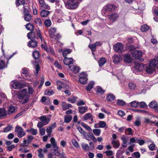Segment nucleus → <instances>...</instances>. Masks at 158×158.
Listing matches in <instances>:
<instances>
[{
    "label": "nucleus",
    "instance_id": "nucleus-17",
    "mask_svg": "<svg viewBox=\"0 0 158 158\" xmlns=\"http://www.w3.org/2000/svg\"><path fill=\"white\" fill-rule=\"evenodd\" d=\"M73 59L72 58H68L67 57H65L64 59V63L66 65H69V66L73 63Z\"/></svg>",
    "mask_w": 158,
    "mask_h": 158
},
{
    "label": "nucleus",
    "instance_id": "nucleus-12",
    "mask_svg": "<svg viewBox=\"0 0 158 158\" xmlns=\"http://www.w3.org/2000/svg\"><path fill=\"white\" fill-rule=\"evenodd\" d=\"M15 108L12 105L10 106L6 112L7 114L11 115L15 113Z\"/></svg>",
    "mask_w": 158,
    "mask_h": 158
},
{
    "label": "nucleus",
    "instance_id": "nucleus-64",
    "mask_svg": "<svg viewBox=\"0 0 158 158\" xmlns=\"http://www.w3.org/2000/svg\"><path fill=\"white\" fill-rule=\"evenodd\" d=\"M72 143L73 145L76 148H79V145L76 140L75 139H73L72 140Z\"/></svg>",
    "mask_w": 158,
    "mask_h": 158
},
{
    "label": "nucleus",
    "instance_id": "nucleus-49",
    "mask_svg": "<svg viewBox=\"0 0 158 158\" xmlns=\"http://www.w3.org/2000/svg\"><path fill=\"white\" fill-rule=\"evenodd\" d=\"M77 98L76 97H73L70 98L68 99L67 101L72 103H74Z\"/></svg>",
    "mask_w": 158,
    "mask_h": 158
},
{
    "label": "nucleus",
    "instance_id": "nucleus-5",
    "mask_svg": "<svg viewBox=\"0 0 158 158\" xmlns=\"http://www.w3.org/2000/svg\"><path fill=\"white\" fill-rule=\"evenodd\" d=\"M15 132L17 133L18 137L19 138L22 137L26 134V133L23 131V129L19 126L16 127Z\"/></svg>",
    "mask_w": 158,
    "mask_h": 158
},
{
    "label": "nucleus",
    "instance_id": "nucleus-8",
    "mask_svg": "<svg viewBox=\"0 0 158 158\" xmlns=\"http://www.w3.org/2000/svg\"><path fill=\"white\" fill-rule=\"evenodd\" d=\"M38 2L40 5L39 7L41 9H50V6L45 2L44 0H38Z\"/></svg>",
    "mask_w": 158,
    "mask_h": 158
},
{
    "label": "nucleus",
    "instance_id": "nucleus-26",
    "mask_svg": "<svg viewBox=\"0 0 158 158\" xmlns=\"http://www.w3.org/2000/svg\"><path fill=\"white\" fill-rule=\"evenodd\" d=\"M111 143L113 145L114 148H118L120 145V143L118 140H113L112 141Z\"/></svg>",
    "mask_w": 158,
    "mask_h": 158
},
{
    "label": "nucleus",
    "instance_id": "nucleus-22",
    "mask_svg": "<svg viewBox=\"0 0 158 158\" xmlns=\"http://www.w3.org/2000/svg\"><path fill=\"white\" fill-rule=\"evenodd\" d=\"M106 60L104 57L101 58L98 60L99 65L100 67L102 66L106 62Z\"/></svg>",
    "mask_w": 158,
    "mask_h": 158
},
{
    "label": "nucleus",
    "instance_id": "nucleus-28",
    "mask_svg": "<svg viewBox=\"0 0 158 158\" xmlns=\"http://www.w3.org/2000/svg\"><path fill=\"white\" fill-rule=\"evenodd\" d=\"M7 115L6 112L4 108H0V118Z\"/></svg>",
    "mask_w": 158,
    "mask_h": 158
},
{
    "label": "nucleus",
    "instance_id": "nucleus-19",
    "mask_svg": "<svg viewBox=\"0 0 158 158\" xmlns=\"http://www.w3.org/2000/svg\"><path fill=\"white\" fill-rule=\"evenodd\" d=\"M62 106L63 110H65L70 108H72V106L70 104H67L65 102H63L62 103Z\"/></svg>",
    "mask_w": 158,
    "mask_h": 158
},
{
    "label": "nucleus",
    "instance_id": "nucleus-40",
    "mask_svg": "<svg viewBox=\"0 0 158 158\" xmlns=\"http://www.w3.org/2000/svg\"><path fill=\"white\" fill-rule=\"evenodd\" d=\"M35 23L40 26H42L43 25L41 19L40 18H37L35 19Z\"/></svg>",
    "mask_w": 158,
    "mask_h": 158
},
{
    "label": "nucleus",
    "instance_id": "nucleus-59",
    "mask_svg": "<svg viewBox=\"0 0 158 158\" xmlns=\"http://www.w3.org/2000/svg\"><path fill=\"white\" fill-rule=\"evenodd\" d=\"M89 47L91 49V50L93 52H95L96 50V46L94 44H89Z\"/></svg>",
    "mask_w": 158,
    "mask_h": 158
},
{
    "label": "nucleus",
    "instance_id": "nucleus-58",
    "mask_svg": "<svg viewBox=\"0 0 158 158\" xmlns=\"http://www.w3.org/2000/svg\"><path fill=\"white\" fill-rule=\"evenodd\" d=\"M1 99L2 101H6L7 97L5 94L3 93H1L0 94Z\"/></svg>",
    "mask_w": 158,
    "mask_h": 158
},
{
    "label": "nucleus",
    "instance_id": "nucleus-36",
    "mask_svg": "<svg viewBox=\"0 0 158 158\" xmlns=\"http://www.w3.org/2000/svg\"><path fill=\"white\" fill-rule=\"evenodd\" d=\"M44 23L46 27H50L52 24L51 21L49 19L45 20L44 22Z\"/></svg>",
    "mask_w": 158,
    "mask_h": 158
},
{
    "label": "nucleus",
    "instance_id": "nucleus-62",
    "mask_svg": "<svg viewBox=\"0 0 158 158\" xmlns=\"http://www.w3.org/2000/svg\"><path fill=\"white\" fill-rule=\"evenodd\" d=\"M121 139L123 141V144H126L127 143V139L125 135H122Z\"/></svg>",
    "mask_w": 158,
    "mask_h": 158
},
{
    "label": "nucleus",
    "instance_id": "nucleus-54",
    "mask_svg": "<svg viewBox=\"0 0 158 158\" xmlns=\"http://www.w3.org/2000/svg\"><path fill=\"white\" fill-rule=\"evenodd\" d=\"M117 104L119 106H124L125 105V102L121 100H117Z\"/></svg>",
    "mask_w": 158,
    "mask_h": 158
},
{
    "label": "nucleus",
    "instance_id": "nucleus-57",
    "mask_svg": "<svg viewBox=\"0 0 158 158\" xmlns=\"http://www.w3.org/2000/svg\"><path fill=\"white\" fill-rule=\"evenodd\" d=\"M155 144L154 143L150 144L149 146H148V148L151 151H153L155 149Z\"/></svg>",
    "mask_w": 158,
    "mask_h": 158
},
{
    "label": "nucleus",
    "instance_id": "nucleus-37",
    "mask_svg": "<svg viewBox=\"0 0 158 158\" xmlns=\"http://www.w3.org/2000/svg\"><path fill=\"white\" fill-rule=\"evenodd\" d=\"M24 18L25 20L27 21H30L31 19V16L29 13H27L24 15Z\"/></svg>",
    "mask_w": 158,
    "mask_h": 158
},
{
    "label": "nucleus",
    "instance_id": "nucleus-33",
    "mask_svg": "<svg viewBox=\"0 0 158 158\" xmlns=\"http://www.w3.org/2000/svg\"><path fill=\"white\" fill-rule=\"evenodd\" d=\"M27 132L30 133L33 135H36L38 133L37 130L33 128H31L29 130H27Z\"/></svg>",
    "mask_w": 158,
    "mask_h": 158
},
{
    "label": "nucleus",
    "instance_id": "nucleus-52",
    "mask_svg": "<svg viewBox=\"0 0 158 158\" xmlns=\"http://www.w3.org/2000/svg\"><path fill=\"white\" fill-rule=\"evenodd\" d=\"M81 125L83 127L85 128L86 130L89 131H92L91 128L87 125L85 123H81Z\"/></svg>",
    "mask_w": 158,
    "mask_h": 158
},
{
    "label": "nucleus",
    "instance_id": "nucleus-25",
    "mask_svg": "<svg viewBox=\"0 0 158 158\" xmlns=\"http://www.w3.org/2000/svg\"><path fill=\"white\" fill-rule=\"evenodd\" d=\"M132 59L130 56L129 55H125L124 56V61L127 63H130L131 62Z\"/></svg>",
    "mask_w": 158,
    "mask_h": 158
},
{
    "label": "nucleus",
    "instance_id": "nucleus-27",
    "mask_svg": "<svg viewBox=\"0 0 158 158\" xmlns=\"http://www.w3.org/2000/svg\"><path fill=\"white\" fill-rule=\"evenodd\" d=\"M25 3V1L24 0H16L15 1V4L17 7H19L21 5H24Z\"/></svg>",
    "mask_w": 158,
    "mask_h": 158
},
{
    "label": "nucleus",
    "instance_id": "nucleus-21",
    "mask_svg": "<svg viewBox=\"0 0 158 158\" xmlns=\"http://www.w3.org/2000/svg\"><path fill=\"white\" fill-rule=\"evenodd\" d=\"M56 29L53 27L51 28L48 30V32L51 38H53L54 34L56 32Z\"/></svg>",
    "mask_w": 158,
    "mask_h": 158
},
{
    "label": "nucleus",
    "instance_id": "nucleus-38",
    "mask_svg": "<svg viewBox=\"0 0 158 158\" xmlns=\"http://www.w3.org/2000/svg\"><path fill=\"white\" fill-rule=\"evenodd\" d=\"M72 50L70 49H67L64 50L62 53L63 56L65 57L67 56V55L71 52Z\"/></svg>",
    "mask_w": 158,
    "mask_h": 158
},
{
    "label": "nucleus",
    "instance_id": "nucleus-20",
    "mask_svg": "<svg viewBox=\"0 0 158 158\" xmlns=\"http://www.w3.org/2000/svg\"><path fill=\"white\" fill-rule=\"evenodd\" d=\"M116 6L112 4H109L106 6L105 9L109 11H113L115 10Z\"/></svg>",
    "mask_w": 158,
    "mask_h": 158
},
{
    "label": "nucleus",
    "instance_id": "nucleus-35",
    "mask_svg": "<svg viewBox=\"0 0 158 158\" xmlns=\"http://www.w3.org/2000/svg\"><path fill=\"white\" fill-rule=\"evenodd\" d=\"M72 118L71 115H65L64 117V122L66 123H69L70 122Z\"/></svg>",
    "mask_w": 158,
    "mask_h": 158
},
{
    "label": "nucleus",
    "instance_id": "nucleus-31",
    "mask_svg": "<svg viewBox=\"0 0 158 158\" xmlns=\"http://www.w3.org/2000/svg\"><path fill=\"white\" fill-rule=\"evenodd\" d=\"M29 70L27 68H23L22 69L21 73L25 77H27L29 75Z\"/></svg>",
    "mask_w": 158,
    "mask_h": 158
},
{
    "label": "nucleus",
    "instance_id": "nucleus-56",
    "mask_svg": "<svg viewBox=\"0 0 158 158\" xmlns=\"http://www.w3.org/2000/svg\"><path fill=\"white\" fill-rule=\"evenodd\" d=\"M37 37H39L41 41H42L43 37L42 36V33L40 30L38 29L37 31Z\"/></svg>",
    "mask_w": 158,
    "mask_h": 158
},
{
    "label": "nucleus",
    "instance_id": "nucleus-29",
    "mask_svg": "<svg viewBox=\"0 0 158 158\" xmlns=\"http://www.w3.org/2000/svg\"><path fill=\"white\" fill-rule=\"evenodd\" d=\"M81 147L85 151H91L87 144L83 143L81 144Z\"/></svg>",
    "mask_w": 158,
    "mask_h": 158
},
{
    "label": "nucleus",
    "instance_id": "nucleus-60",
    "mask_svg": "<svg viewBox=\"0 0 158 158\" xmlns=\"http://www.w3.org/2000/svg\"><path fill=\"white\" fill-rule=\"evenodd\" d=\"M136 143H138L140 145H142L144 144L145 143V141L143 140H140L139 139H136Z\"/></svg>",
    "mask_w": 158,
    "mask_h": 158
},
{
    "label": "nucleus",
    "instance_id": "nucleus-63",
    "mask_svg": "<svg viewBox=\"0 0 158 158\" xmlns=\"http://www.w3.org/2000/svg\"><path fill=\"white\" fill-rule=\"evenodd\" d=\"M12 127L11 125H9L5 128L3 131L4 132H7L11 131L12 128Z\"/></svg>",
    "mask_w": 158,
    "mask_h": 158
},
{
    "label": "nucleus",
    "instance_id": "nucleus-41",
    "mask_svg": "<svg viewBox=\"0 0 158 158\" xmlns=\"http://www.w3.org/2000/svg\"><path fill=\"white\" fill-rule=\"evenodd\" d=\"M54 93V91L52 89H47L44 92L45 95L51 96Z\"/></svg>",
    "mask_w": 158,
    "mask_h": 158
},
{
    "label": "nucleus",
    "instance_id": "nucleus-47",
    "mask_svg": "<svg viewBox=\"0 0 158 158\" xmlns=\"http://www.w3.org/2000/svg\"><path fill=\"white\" fill-rule=\"evenodd\" d=\"M28 141L26 139L23 140V143H22L20 144V146L21 147H27L28 146L29 143Z\"/></svg>",
    "mask_w": 158,
    "mask_h": 158
},
{
    "label": "nucleus",
    "instance_id": "nucleus-45",
    "mask_svg": "<svg viewBox=\"0 0 158 158\" xmlns=\"http://www.w3.org/2000/svg\"><path fill=\"white\" fill-rule=\"evenodd\" d=\"M26 27L27 30L29 31H32L34 29V26L33 25L30 23L27 24L26 25Z\"/></svg>",
    "mask_w": 158,
    "mask_h": 158
},
{
    "label": "nucleus",
    "instance_id": "nucleus-55",
    "mask_svg": "<svg viewBox=\"0 0 158 158\" xmlns=\"http://www.w3.org/2000/svg\"><path fill=\"white\" fill-rule=\"evenodd\" d=\"M15 146L14 144L11 145L10 146L6 147V150L10 152L12 151L15 148Z\"/></svg>",
    "mask_w": 158,
    "mask_h": 158
},
{
    "label": "nucleus",
    "instance_id": "nucleus-30",
    "mask_svg": "<svg viewBox=\"0 0 158 158\" xmlns=\"http://www.w3.org/2000/svg\"><path fill=\"white\" fill-rule=\"evenodd\" d=\"M115 98V96L114 94H108L106 97L107 101H112L114 100Z\"/></svg>",
    "mask_w": 158,
    "mask_h": 158
},
{
    "label": "nucleus",
    "instance_id": "nucleus-14",
    "mask_svg": "<svg viewBox=\"0 0 158 158\" xmlns=\"http://www.w3.org/2000/svg\"><path fill=\"white\" fill-rule=\"evenodd\" d=\"M24 85L19 82H15L12 84V87L15 89H20L24 86Z\"/></svg>",
    "mask_w": 158,
    "mask_h": 158
},
{
    "label": "nucleus",
    "instance_id": "nucleus-3",
    "mask_svg": "<svg viewBox=\"0 0 158 158\" xmlns=\"http://www.w3.org/2000/svg\"><path fill=\"white\" fill-rule=\"evenodd\" d=\"M50 142L51 143V146L53 148V151L54 155L57 156H59L60 155L61 153L59 151V147L57 145V143L55 139L53 137H52L50 139Z\"/></svg>",
    "mask_w": 158,
    "mask_h": 158
},
{
    "label": "nucleus",
    "instance_id": "nucleus-61",
    "mask_svg": "<svg viewBox=\"0 0 158 158\" xmlns=\"http://www.w3.org/2000/svg\"><path fill=\"white\" fill-rule=\"evenodd\" d=\"M129 87L131 89H134L136 87L135 85L133 83L130 82L128 84Z\"/></svg>",
    "mask_w": 158,
    "mask_h": 158
},
{
    "label": "nucleus",
    "instance_id": "nucleus-10",
    "mask_svg": "<svg viewBox=\"0 0 158 158\" xmlns=\"http://www.w3.org/2000/svg\"><path fill=\"white\" fill-rule=\"evenodd\" d=\"M39 119L45 125L48 124L50 121V119L47 118L45 116H43L39 117Z\"/></svg>",
    "mask_w": 158,
    "mask_h": 158
},
{
    "label": "nucleus",
    "instance_id": "nucleus-7",
    "mask_svg": "<svg viewBox=\"0 0 158 158\" xmlns=\"http://www.w3.org/2000/svg\"><path fill=\"white\" fill-rule=\"evenodd\" d=\"M123 44L120 42L115 44L113 46V49L116 52H121L123 50Z\"/></svg>",
    "mask_w": 158,
    "mask_h": 158
},
{
    "label": "nucleus",
    "instance_id": "nucleus-48",
    "mask_svg": "<svg viewBox=\"0 0 158 158\" xmlns=\"http://www.w3.org/2000/svg\"><path fill=\"white\" fill-rule=\"evenodd\" d=\"M33 55L35 59H38L40 57V54L38 51H34L33 53Z\"/></svg>",
    "mask_w": 158,
    "mask_h": 158
},
{
    "label": "nucleus",
    "instance_id": "nucleus-13",
    "mask_svg": "<svg viewBox=\"0 0 158 158\" xmlns=\"http://www.w3.org/2000/svg\"><path fill=\"white\" fill-rule=\"evenodd\" d=\"M69 67L70 70L76 73H78L80 70V69L79 67L74 65H69Z\"/></svg>",
    "mask_w": 158,
    "mask_h": 158
},
{
    "label": "nucleus",
    "instance_id": "nucleus-43",
    "mask_svg": "<svg viewBox=\"0 0 158 158\" xmlns=\"http://www.w3.org/2000/svg\"><path fill=\"white\" fill-rule=\"evenodd\" d=\"M37 42L33 40H31L29 42V45L33 48L35 47L37 45Z\"/></svg>",
    "mask_w": 158,
    "mask_h": 158
},
{
    "label": "nucleus",
    "instance_id": "nucleus-53",
    "mask_svg": "<svg viewBox=\"0 0 158 158\" xmlns=\"http://www.w3.org/2000/svg\"><path fill=\"white\" fill-rule=\"evenodd\" d=\"M99 127L101 128H104L106 126V123L103 121H101L98 123Z\"/></svg>",
    "mask_w": 158,
    "mask_h": 158
},
{
    "label": "nucleus",
    "instance_id": "nucleus-23",
    "mask_svg": "<svg viewBox=\"0 0 158 158\" xmlns=\"http://www.w3.org/2000/svg\"><path fill=\"white\" fill-rule=\"evenodd\" d=\"M87 78L86 76L81 77L79 79V81L81 84H85L87 83Z\"/></svg>",
    "mask_w": 158,
    "mask_h": 158
},
{
    "label": "nucleus",
    "instance_id": "nucleus-39",
    "mask_svg": "<svg viewBox=\"0 0 158 158\" xmlns=\"http://www.w3.org/2000/svg\"><path fill=\"white\" fill-rule=\"evenodd\" d=\"M96 91L97 93L102 94L104 93L105 90H104L101 87L99 86L96 87Z\"/></svg>",
    "mask_w": 158,
    "mask_h": 158
},
{
    "label": "nucleus",
    "instance_id": "nucleus-6",
    "mask_svg": "<svg viewBox=\"0 0 158 158\" xmlns=\"http://www.w3.org/2000/svg\"><path fill=\"white\" fill-rule=\"evenodd\" d=\"M131 54L133 57L136 59H139L142 56V52L140 50H133L131 52Z\"/></svg>",
    "mask_w": 158,
    "mask_h": 158
},
{
    "label": "nucleus",
    "instance_id": "nucleus-46",
    "mask_svg": "<svg viewBox=\"0 0 158 158\" xmlns=\"http://www.w3.org/2000/svg\"><path fill=\"white\" fill-rule=\"evenodd\" d=\"M157 106V103L155 101H152L149 104L150 107L154 109Z\"/></svg>",
    "mask_w": 158,
    "mask_h": 158
},
{
    "label": "nucleus",
    "instance_id": "nucleus-4",
    "mask_svg": "<svg viewBox=\"0 0 158 158\" xmlns=\"http://www.w3.org/2000/svg\"><path fill=\"white\" fill-rule=\"evenodd\" d=\"M78 4L77 2H75L73 0H69L67 1L66 6L68 8L74 9L77 7Z\"/></svg>",
    "mask_w": 158,
    "mask_h": 158
},
{
    "label": "nucleus",
    "instance_id": "nucleus-16",
    "mask_svg": "<svg viewBox=\"0 0 158 158\" xmlns=\"http://www.w3.org/2000/svg\"><path fill=\"white\" fill-rule=\"evenodd\" d=\"M122 60V58L120 55L115 54L114 56L113 61L115 64H118Z\"/></svg>",
    "mask_w": 158,
    "mask_h": 158
},
{
    "label": "nucleus",
    "instance_id": "nucleus-15",
    "mask_svg": "<svg viewBox=\"0 0 158 158\" xmlns=\"http://www.w3.org/2000/svg\"><path fill=\"white\" fill-rule=\"evenodd\" d=\"M119 17V15L117 13L112 14L111 15L108 16L109 19L111 21H114L117 20Z\"/></svg>",
    "mask_w": 158,
    "mask_h": 158
},
{
    "label": "nucleus",
    "instance_id": "nucleus-34",
    "mask_svg": "<svg viewBox=\"0 0 158 158\" xmlns=\"http://www.w3.org/2000/svg\"><path fill=\"white\" fill-rule=\"evenodd\" d=\"M130 104L131 107L135 108L137 107L139 105V102L136 101H134L131 102Z\"/></svg>",
    "mask_w": 158,
    "mask_h": 158
},
{
    "label": "nucleus",
    "instance_id": "nucleus-44",
    "mask_svg": "<svg viewBox=\"0 0 158 158\" xmlns=\"http://www.w3.org/2000/svg\"><path fill=\"white\" fill-rule=\"evenodd\" d=\"M93 132L95 135L99 136L100 134L101 130L100 129H94L93 130Z\"/></svg>",
    "mask_w": 158,
    "mask_h": 158
},
{
    "label": "nucleus",
    "instance_id": "nucleus-18",
    "mask_svg": "<svg viewBox=\"0 0 158 158\" xmlns=\"http://www.w3.org/2000/svg\"><path fill=\"white\" fill-rule=\"evenodd\" d=\"M78 108L79 113L81 114H83L88 110V107L87 106H79Z\"/></svg>",
    "mask_w": 158,
    "mask_h": 158
},
{
    "label": "nucleus",
    "instance_id": "nucleus-50",
    "mask_svg": "<svg viewBox=\"0 0 158 158\" xmlns=\"http://www.w3.org/2000/svg\"><path fill=\"white\" fill-rule=\"evenodd\" d=\"M149 29V27L146 25H144L141 27V30L142 31H146Z\"/></svg>",
    "mask_w": 158,
    "mask_h": 158
},
{
    "label": "nucleus",
    "instance_id": "nucleus-9",
    "mask_svg": "<svg viewBox=\"0 0 158 158\" xmlns=\"http://www.w3.org/2000/svg\"><path fill=\"white\" fill-rule=\"evenodd\" d=\"M90 119L91 122L90 123L91 124L94 122V118L93 115L90 113H87L85 114L83 116L82 120L86 121L88 119Z\"/></svg>",
    "mask_w": 158,
    "mask_h": 158
},
{
    "label": "nucleus",
    "instance_id": "nucleus-42",
    "mask_svg": "<svg viewBox=\"0 0 158 158\" xmlns=\"http://www.w3.org/2000/svg\"><path fill=\"white\" fill-rule=\"evenodd\" d=\"M94 82L93 81H91L89 82L86 87V90L89 91L93 87Z\"/></svg>",
    "mask_w": 158,
    "mask_h": 158
},
{
    "label": "nucleus",
    "instance_id": "nucleus-1",
    "mask_svg": "<svg viewBox=\"0 0 158 158\" xmlns=\"http://www.w3.org/2000/svg\"><path fill=\"white\" fill-rule=\"evenodd\" d=\"M18 98L19 101L22 104L26 103L29 100V96L28 95L26 89H23L19 93Z\"/></svg>",
    "mask_w": 158,
    "mask_h": 158
},
{
    "label": "nucleus",
    "instance_id": "nucleus-2",
    "mask_svg": "<svg viewBox=\"0 0 158 158\" xmlns=\"http://www.w3.org/2000/svg\"><path fill=\"white\" fill-rule=\"evenodd\" d=\"M156 66L158 69V57L150 61L149 64L146 67V71L148 73H152L154 71Z\"/></svg>",
    "mask_w": 158,
    "mask_h": 158
},
{
    "label": "nucleus",
    "instance_id": "nucleus-32",
    "mask_svg": "<svg viewBox=\"0 0 158 158\" xmlns=\"http://www.w3.org/2000/svg\"><path fill=\"white\" fill-rule=\"evenodd\" d=\"M28 38L31 40L35 37V33L33 32H31L27 34Z\"/></svg>",
    "mask_w": 158,
    "mask_h": 158
},
{
    "label": "nucleus",
    "instance_id": "nucleus-24",
    "mask_svg": "<svg viewBox=\"0 0 158 158\" xmlns=\"http://www.w3.org/2000/svg\"><path fill=\"white\" fill-rule=\"evenodd\" d=\"M50 13L49 11L43 10L40 13V15L42 17H46Z\"/></svg>",
    "mask_w": 158,
    "mask_h": 158
},
{
    "label": "nucleus",
    "instance_id": "nucleus-11",
    "mask_svg": "<svg viewBox=\"0 0 158 158\" xmlns=\"http://www.w3.org/2000/svg\"><path fill=\"white\" fill-rule=\"evenodd\" d=\"M134 69L139 71H142L144 69V65L142 64L137 63L135 64Z\"/></svg>",
    "mask_w": 158,
    "mask_h": 158
},
{
    "label": "nucleus",
    "instance_id": "nucleus-51",
    "mask_svg": "<svg viewBox=\"0 0 158 158\" xmlns=\"http://www.w3.org/2000/svg\"><path fill=\"white\" fill-rule=\"evenodd\" d=\"M6 65L4 61L0 60V69H2L6 67Z\"/></svg>",
    "mask_w": 158,
    "mask_h": 158
}]
</instances>
